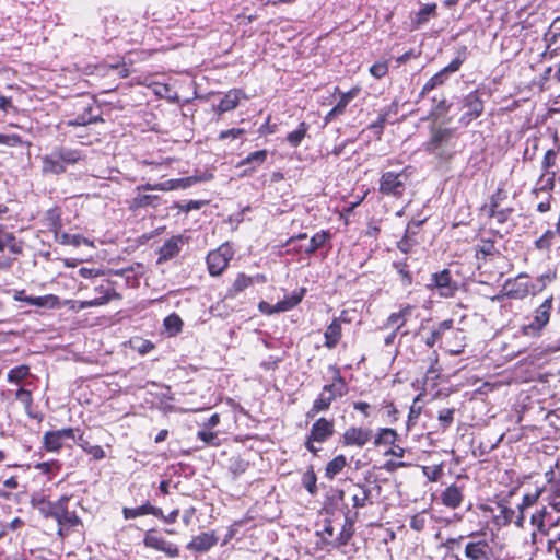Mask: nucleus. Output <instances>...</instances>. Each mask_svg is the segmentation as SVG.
I'll return each instance as SVG.
<instances>
[{
    "instance_id": "obj_43",
    "label": "nucleus",
    "mask_w": 560,
    "mask_h": 560,
    "mask_svg": "<svg viewBox=\"0 0 560 560\" xmlns=\"http://www.w3.org/2000/svg\"><path fill=\"white\" fill-rule=\"evenodd\" d=\"M308 130V125L305 121L299 124V127L287 135V141L292 148H298L303 141Z\"/></svg>"
},
{
    "instance_id": "obj_37",
    "label": "nucleus",
    "mask_w": 560,
    "mask_h": 560,
    "mask_svg": "<svg viewBox=\"0 0 560 560\" xmlns=\"http://www.w3.org/2000/svg\"><path fill=\"white\" fill-rule=\"evenodd\" d=\"M398 440V433L396 430L390 428H381L378 429L375 438H374V445L375 446H382V445H394L396 441Z\"/></svg>"
},
{
    "instance_id": "obj_47",
    "label": "nucleus",
    "mask_w": 560,
    "mask_h": 560,
    "mask_svg": "<svg viewBox=\"0 0 560 560\" xmlns=\"http://www.w3.org/2000/svg\"><path fill=\"white\" fill-rule=\"evenodd\" d=\"M15 398L24 405L25 411L30 417L37 418L36 415H33L31 412V408L33 405V397L31 390L21 387L15 392Z\"/></svg>"
},
{
    "instance_id": "obj_4",
    "label": "nucleus",
    "mask_w": 560,
    "mask_h": 560,
    "mask_svg": "<svg viewBox=\"0 0 560 560\" xmlns=\"http://www.w3.org/2000/svg\"><path fill=\"white\" fill-rule=\"evenodd\" d=\"M412 175V167L406 166L399 172H383L378 179V191L383 196L399 199L404 196Z\"/></svg>"
},
{
    "instance_id": "obj_56",
    "label": "nucleus",
    "mask_w": 560,
    "mask_h": 560,
    "mask_svg": "<svg viewBox=\"0 0 560 560\" xmlns=\"http://www.w3.org/2000/svg\"><path fill=\"white\" fill-rule=\"evenodd\" d=\"M69 308L75 312L82 311L89 307H97L104 305V301L86 300V301H69Z\"/></svg>"
},
{
    "instance_id": "obj_27",
    "label": "nucleus",
    "mask_w": 560,
    "mask_h": 560,
    "mask_svg": "<svg viewBox=\"0 0 560 560\" xmlns=\"http://www.w3.org/2000/svg\"><path fill=\"white\" fill-rule=\"evenodd\" d=\"M94 291L98 294L93 300L104 301V305L112 300H121V294L115 289V282L110 280H104L101 284L94 288Z\"/></svg>"
},
{
    "instance_id": "obj_46",
    "label": "nucleus",
    "mask_w": 560,
    "mask_h": 560,
    "mask_svg": "<svg viewBox=\"0 0 560 560\" xmlns=\"http://www.w3.org/2000/svg\"><path fill=\"white\" fill-rule=\"evenodd\" d=\"M30 375V366L22 364L11 369L7 374V380L10 383L19 384Z\"/></svg>"
},
{
    "instance_id": "obj_39",
    "label": "nucleus",
    "mask_w": 560,
    "mask_h": 560,
    "mask_svg": "<svg viewBox=\"0 0 560 560\" xmlns=\"http://www.w3.org/2000/svg\"><path fill=\"white\" fill-rule=\"evenodd\" d=\"M354 488L355 492L352 494L353 508L360 509L366 506L371 495V489L362 483H357Z\"/></svg>"
},
{
    "instance_id": "obj_22",
    "label": "nucleus",
    "mask_w": 560,
    "mask_h": 560,
    "mask_svg": "<svg viewBox=\"0 0 560 560\" xmlns=\"http://www.w3.org/2000/svg\"><path fill=\"white\" fill-rule=\"evenodd\" d=\"M5 248L13 255H20L23 252V244L3 224H0V252H3Z\"/></svg>"
},
{
    "instance_id": "obj_59",
    "label": "nucleus",
    "mask_w": 560,
    "mask_h": 560,
    "mask_svg": "<svg viewBox=\"0 0 560 560\" xmlns=\"http://www.w3.org/2000/svg\"><path fill=\"white\" fill-rule=\"evenodd\" d=\"M490 218L497 220L498 223L502 224L506 222L512 213V209H503V208H493L487 210Z\"/></svg>"
},
{
    "instance_id": "obj_26",
    "label": "nucleus",
    "mask_w": 560,
    "mask_h": 560,
    "mask_svg": "<svg viewBox=\"0 0 560 560\" xmlns=\"http://www.w3.org/2000/svg\"><path fill=\"white\" fill-rule=\"evenodd\" d=\"M412 311L413 306L408 304L401 307L398 312L392 313L386 319L385 327H393L394 330L399 331L406 325Z\"/></svg>"
},
{
    "instance_id": "obj_3",
    "label": "nucleus",
    "mask_w": 560,
    "mask_h": 560,
    "mask_svg": "<svg viewBox=\"0 0 560 560\" xmlns=\"http://www.w3.org/2000/svg\"><path fill=\"white\" fill-rule=\"evenodd\" d=\"M553 307V298L549 296L537 306L533 314L527 316L524 323L520 326V332L523 336L537 338L540 337L544 329L548 325Z\"/></svg>"
},
{
    "instance_id": "obj_61",
    "label": "nucleus",
    "mask_w": 560,
    "mask_h": 560,
    "mask_svg": "<svg viewBox=\"0 0 560 560\" xmlns=\"http://www.w3.org/2000/svg\"><path fill=\"white\" fill-rule=\"evenodd\" d=\"M388 72V62L386 60L377 61L370 67V73L375 79L384 78Z\"/></svg>"
},
{
    "instance_id": "obj_19",
    "label": "nucleus",
    "mask_w": 560,
    "mask_h": 560,
    "mask_svg": "<svg viewBox=\"0 0 560 560\" xmlns=\"http://www.w3.org/2000/svg\"><path fill=\"white\" fill-rule=\"evenodd\" d=\"M466 112L460 117V121L469 124L471 120L479 117L483 110V104L476 93H469L464 103Z\"/></svg>"
},
{
    "instance_id": "obj_52",
    "label": "nucleus",
    "mask_w": 560,
    "mask_h": 560,
    "mask_svg": "<svg viewBox=\"0 0 560 560\" xmlns=\"http://www.w3.org/2000/svg\"><path fill=\"white\" fill-rule=\"evenodd\" d=\"M555 186V173L544 172L536 184V190L549 191Z\"/></svg>"
},
{
    "instance_id": "obj_24",
    "label": "nucleus",
    "mask_w": 560,
    "mask_h": 560,
    "mask_svg": "<svg viewBox=\"0 0 560 560\" xmlns=\"http://www.w3.org/2000/svg\"><path fill=\"white\" fill-rule=\"evenodd\" d=\"M31 505L33 509L37 510L39 514L43 515L45 518H55L57 515L54 503L42 493L32 494Z\"/></svg>"
},
{
    "instance_id": "obj_36",
    "label": "nucleus",
    "mask_w": 560,
    "mask_h": 560,
    "mask_svg": "<svg viewBox=\"0 0 560 560\" xmlns=\"http://www.w3.org/2000/svg\"><path fill=\"white\" fill-rule=\"evenodd\" d=\"M453 327V320L452 319H445L441 323H439V325L431 331L430 336H428L424 340V343L429 347V348H432L434 347V345L442 338V336L451 330Z\"/></svg>"
},
{
    "instance_id": "obj_6",
    "label": "nucleus",
    "mask_w": 560,
    "mask_h": 560,
    "mask_svg": "<svg viewBox=\"0 0 560 560\" xmlns=\"http://www.w3.org/2000/svg\"><path fill=\"white\" fill-rule=\"evenodd\" d=\"M335 433V422L332 419L318 418L311 427L306 435L304 446L313 455H317L322 447L316 444L327 442Z\"/></svg>"
},
{
    "instance_id": "obj_23",
    "label": "nucleus",
    "mask_w": 560,
    "mask_h": 560,
    "mask_svg": "<svg viewBox=\"0 0 560 560\" xmlns=\"http://www.w3.org/2000/svg\"><path fill=\"white\" fill-rule=\"evenodd\" d=\"M149 514L154 516H163V511L162 509L152 505L150 502H145L142 505L136 508L122 509V515L126 520H132Z\"/></svg>"
},
{
    "instance_id": "obj_34",
    "label": "nucleus",
    "mask_w": 560,
    "mask_h": 560,
    "mask_svg": "<svg viewBox=\"0 0 560 560\" xmlns=\"http://www.w3.org/2000/svg\"><path fill=\"white\" fill-rule=\"evenodd\" d=\"M347 464H348V462H347V458L345 455L340 454V455L335 456L331 460H329L326 464L325 477L328 480L335 479V477L345 469Z\"/></svg>"
},
{
    "instance_id": "obj_50",
    "label": "nucleus",
    "mask_w": 560,
    "mask_h": 560,
    "mask_svg": "<svg viewBox=\"0 0 560 560\" xmlns=\"http://www.w3.org/2000/svg\"><path fill=\"white\" fill-rule=\"evenodd\" d=\"M252 283L253 279L250 277L245 273H238L230 289V293L236 295L248 288Z\"/></svg>"
},
{
    "instance_id": "obj_31",
    "label": "nucleus",
    "mask_w": 560,
    "mask_h": 560,
    "mask_svg": "<svg viewBox=\"0 0 560 560\" xmlns=\"http://www.w3.org/2000/svg\"><path fill=\"white\" fill-rule=\"evenodd\" d=\"M268 156V151L262 149L255 152L249 153L246 158L241 160L237 163L238 167L249 165V171L254 172L256 171L260 165H262Z\"/></svg>"
},
{
    "instance_id": "obj_53",
    "label": "nucleus",
    "mask_w": 560,
    "mask_h": 560,
    "mask_svg": "<svg viewBox=\"0 0 560 560\" xmlns=\"http://www.w3.org/2000/svg\"><path fill=\"white\" fill-rule=\"evenodd\" d=\"M58 298L54 294H48L44 296H31L28 300V305L45 307L50 306L54 307L57 304Z\"/></svg>"
},
{
    "instance_id": "obj_16",
    "label": "nucleus",
    "mask_w": 560,
    "mask_h": 560,
    "mask_svg": "<svg viewBox=\"0 0 560 560\" xmlns=\"http://www.w3.org/2000/svg\"><path fill=\"white\" fill-rule=\"evenodd\" d=\"M503 289L508 298L522 300L529 293V281L527 277L520 276L514 280H508Z\"/></svg>"
},
{
    "instance_id": "obj_42",
    "label": "nucleus",
    "mask_w": 560,
    "mask_h": 560,
    "mask_svg": "<svg viewBox=\"0 0 560 560\" xmlns=\"http://www.w3.org/2000/svg\"><path fill=\"white\" fill-rule=\"evenodd\" d=\"M150 190H160V191H170L176 190L175 179H168L161 183H145L136 187V191H150Z\"/></svg>"
},
{
    "instance_id": "obj_33",
    "label": "nucleus",
    "mask_w": 560,
    "mask_h": 560,
    "mask_svg": "<svg viewBox=\"0 0 560 560\" xmlns=\"http://www.w3.org/2000/svg\"><path fill=\"white\" fill-rule=\"evenodd\" d=\"M138 194L131 199L129 208L132 211H137L139 209L148 208V207H156V201L160 199L156 195H148L141 194V191H137Z\"/></svg>"
},
{
    "instance_id": "obj_21",
    "label": "nucleus",
    "mask_w": 560,
    "mask_h": 560,
    "mask_svg": "<svg viewBox=\"0 0 560 560\" xmlns=\"http://www.w3.org/2000/svg\"><path fill=\"white\" fill-rule=\"evenodd\" d=\"M244 96L242 90L232 89L220 100L219 104L214 106V110L218 112L219 115L224 114L226 112L235 109L241 98Z\"/></svg>"
},
{
    "instance_id": "obj_55",
    "label": "nucleus",
    "mask_w": 560,
    "mask_h": 560,
    "mask_svg": "<svg viewBox=\"0 0 560 560\" xmlns=\"http://www.w3.org/2000/svg\"><path fill=\"white\" fill-rule=\"evenodd\" d=\"M60 244H67V245H73V246H80L81 244H88L89 241L79 235V234H73V235H70L66 232H60L59 233V238H56Z\"/></svg>"
},
{
    "instance_id": "obj_10",
    "label": "nucleus",
    "mask_w": 560,
    "mask_h": 560,
    "mask_svg": "<svg viewBox=\"0 0 560 560\" xmlns=\"http://www.w3.org/2000/svg\"><path fill=\"white\" fill-rule=\"evenodd\" d=\"M373 436V432L369 428L349 427L341 435V444L346 447H363Z\"/></svg>"
},
{
    "instance_id": "obj_51",
    "label": "nucleus",
    "mask_w": 560,
    "mask_h": 560,
    "mask_svg": "<svg viewBox=\"0 0 560 560\" xmlns=\"http://www.w3.org/2000/svg\"><path fill=\"white\" fill-rule=\"evenodd\" d=\"M46 218L49 222V229L55 232L56 238H59L62 226L59 211L57 209H50L47 211Z\"/></svg>"
},
{
    "instance_id": "obj_29",
    "label": "nucleus",
    "mask_w": 560,
    "mask_h": 560,
    "mask_svg": "<svg viewBox=\"0 0 560 560\" xmlns=\"http://www.w3.org/2000/svg\"><path fill=\"white\" fill-rule=\"evenodd\" d=\"M463 491L455 485L447 487L441 494L442 503L451 509L458 508L463 502Z\"/></svg>"
},
{
    "instance_id": "obj_64",
    "label": "nucleus",
    "mask_w": 560,
    "mask_h": 560,
    "mask_svg": "<svg viewBox=\"0 0 560 560\" xmlns=\"http://www.w3.org/2000/svg\"><path fill=\"white\" fill-rule=\"evenodd\" d=\"M0 144L18 147L22 144V138L15 133H0Z\"/></svg>"
},
{
    "instance_id": "obj_9",
    "label": "nucleus",
    "mask_w": 560,
    "mask_h": 560,
    "mask_svg": "<svg viewBox=\"0 0 560 560\" xmlns=\"http://www.w3.org/2000/svg\"><path fill=\"white\" fill-rule=\"evenodd\" d=\"M79 429L62 428L45 432L43 436V447L49 453L58 454L63 447L66 440H75V433Z\"/></svg>"
},
{
    "instance_id": "obj_54",
    "label": "nucleus",
    "mask_w": 560,
    "mask_h": 560,
    "mask_svg": "<svg viewBox=\"0 0 560 560\" xmlns=\"http://www.w3.org/2000/svg\"><path fill=\"white\" fill-rule=\"evenodd\" d=\"M316 475L313 470V468L307 469L302 477V485L307 490L308 493L315 494L317 492V486H316Z\"/></svg>"
},
{
    "instance_id": "obj_14",
    "label": "nucleus",
    "mask_w": 560,
    "mask_h": 560,
    "mask_svg": "<svg viewBox=\"0 0 560 560\" xmlns=\"http://www.w3.org/2000/svg\"><path fill=\"white\" fill-rule=\"evenodd\" d=\"M328 369L332 373V383L324 385L323 392H325L334 401L337 398L343 397L348 393V384L342 377L340 369L336 364L329 365Z\"/></svg>"
},
{
    "instance_id": "obj_8",
    "label": "nucleus",
    "mask_w": 560,
    "mask_h": 560,
    "mask_svg": "<svg viewBox=\"0 0 560 560\" xmlns=\"http://www.w3.org/2000/svg\"><path fill=\"white\" fill-rule=\"evenodd\" d=\"M234 256V250L229 243L222 244L207 256L208 270L211 276L221 275Z\"/></svg>"
},
{
    "instance_id": "obj_57",
    "label": "nucleus",
    "mask_w": 560,
    "mask_h": 560,
    "mask_svg": "<svg viewBox=\"0 0 560 560\" xmlns=\"http://www.w3.org/2000/svg\"><path fill=\"white\" fill-rule=\"evenodd\" d=\"M34 467L42 474L51 475L54 471H59L61 465L57 459H51L49 462L37 463Z\"/></svg>"
},
{
    "instance_id": "obj_25",
    "label": "nucleus",
    "mask_w": 560,
    "mask_h": 560,
    "mask_svg": "<svg viewBox=\"0 0 560 560\" xmlns=\"http://www.w3.org/2000/svg\"><path fill=\"white\" fill-rule=\"evenodd\" d=\"M218 539L214 535V533H201L198 536H195L190 542L187 545V549L198 551V552H206L209 549H211L215 544Z\"/></svg>"
},
{
    "instance_id": "obj_28",
    "label": "nucleus",
    "mask_w": 560,
    "mask_h": 560,
    "mask_svg": "<svg viewBox=\"0 0 560 560\" xmlns=\"http://www.w3.org/2000/svg\"><path fill=\"white\" fill-rule=\"evenodd\" d=\"M305 293V288H298L293 290L290 294L285 295L282 300L276 303V311H280L282 313L294 308L298 304L301 303Z\"/></svg>"
},
{
    "instance_id": "obj_1",
    "label": "nucleus",
    "mask_w": 560,
    "mask_h": 560,
    "mask_svg": "<svg viewBox=\"0 0 560 560\" xmlns=\"http://www.w3.org/2000/svg\"><path fill=\"white\" fill-rule=\"evenodd\" d=\"M458 537L465 560H500V550L491 534L471 532Z\"/></svg>"
},
{
    "instance_id": "obj_18",
    "label": "nucleus",
    "mask_w": 560,
    "mask_h": 560,
    "mask_svg": "<svg viewBox=\"0 0 560 560\" xmlns=\"http://www.w3.org/2000/svg\"><path fill=\"white\" fill-rule=\"evenodd\" d=\"M353 534L354 521L349 516H346L340 533L334 539L324 537V544L332 548H340L348 545Z\"/></svg>"
},
{
    "instance_id": "obj_62",
    "label": "nucleus",
    "mask_w": 560,
    "mask_h": 560,
    "mask_svg": "<svg viewBox=\"0 0 560 560\" xmlns=\"http://www.w3.org/2000/svg\"><path fill=\"white\" fill-rule=\"evenodd\" d=\"M197 438L201 440L206 445H218V434L209 430H200L197 432Z\"/></svg>"
},
{
    "instance_id": "obj_12",
    "label": "nucleus",
    "mask_w": 560,
    "mask_h": 560,
    "mask_svg": "<svg viewBox=\"0 0 560 560\" xmlns=\"http://www.w3.org/2000/svg\"><path fill=\"white\" fill-rule=\"evenodd\" d=\"M438 15L436 3H420L419 9L410 13V26L412 30H420Z\"/></svg>"
},
{
    "instance_id": "obj_35",
    "label": "nucleus",
    "mask_w": 560,
    "mask_h": 560,
    "mask_svg": "<svg viewBox=\"0 0 560 560\" xmlns=\"http://www.w3.org/2000/svg\"><path fill=\"white\" fill-rule=\"evenodd\" d=\"M341 336V326L338 325L337 322H331L324 332L325 347L328 349H334L340 341Z\"/></svg>"
},
{
    "instance_id": "obj_44",
    "label": "nucleus",
    "mask_w": 560,
    "mask_h": 560,
    "mask_svg": "<svg viewBox=\"0 0 560 560\" xmlns=\"http://www.w3.org/2000/svg\"><path fill=\"white\" fill-rule=\"evenodd\" d=\"M55 520L58 525H65L70 529L81 524V520L77 513L69 512L68 510L61 513H57Z\"/></svg>"
},
{
    "instance_id": "obj_45",
    "label": "nucleus",
    "mask_w": 560,
    "mask_h": 560,
    "mask_svg": "<svg viewBox=\"0 0 560 560\" xmlns=\"http://www.w3.org/2000/svg\"><path fill=\"white\" fill-rule=\"evenodd\" d=\"M164 327L170 336H175L182 331L183 320L177 314L173 313L165 317Z\"/></svg>"
},
{
    "instance_id": "obj_17",
    "label": "nucleus",
    "mask_w": 560,
    "mask_h": 560,
    "mask_svg": "<svg viewBox=\"0 0 560 560\" xmlns=\"http://www.w3.org/2000/svg\"><path fill=\"white\" fill-rule=\"evenodd\" d=\"M184 245V237L182 235H174L166 240L159 249L158 262H164L175 258L182 250Z\"/></svg>"
},
{
    "instance_id": "obj_41",
    "label": "nucleus",
    "mask_w": 560,
    "mask_h": 560,
    "mask_svg": "<svg viewBox=\"0 0 560 560\" xmlns=\"http://www.w3.org/2000/svg\"><path fill=\"white\" fill-rule=\"evenodd\" d=\"M330 235L327 231H319L315 233L308 244L303 248V252L307 255L314 254L318 248L323 247L324 244L329 240Z\"/></svg>"
},
{
    "instance_id": "obj_20",
    "label": "nucleus",
    "mask_w": 560,
    "mask_h": 560,
    "mask_svg": "<svg viewBox=\"0 0 560 560\" xmlns=\"http://www.w3.org/2000/svg\"><path fill=\"white\" fill-rule=\"evenodd\" d=\"M462 539L459 537H448L443 540L438 549L442 552V560H465L464 556H459L462 550Z\"/></svg>"
},
{
    "instance_id": "obj_40",
    "label": "nucleus",
    "mask_w": 560,
    "mask_h": 560,
    "mask_svg": "<svg viewBox=\"0 0 560 560\" xmlns=\"http://www.w3.org/2000/svg\"><path fill=\"white\" fill-rule=\"evenodd\" d=\"M331 402L332 400L329 398V396L322 390L317 398L314 400L311 409L307 411L306 417L312 418L322 411L328 410Z\"/></svg>"
},
{
    "instance_id": "obj_60",
    "label": "nucleus",
    "mask_w": 560,
    "mask_h": 560,
    "mask_svg": "<svg viewBox=\"0 0 560 560\" xmlns=\"http://www.w3.org/2000/svg\"><path fill=\"white\" fill-rule=\"evenodd\" d=\"M454 413V408H444L439 411L438 419L441 422V427L443 430L447 429L453 423Z\"/></svg>"
},
{
    "instance_id": "obj_32",
    "label": "nucleus",
    "mask_w": 560,
    "mask_h": 560,
    "mask_svg": "<svg viewBox=\"0 0 560 560\" xmlns=\"http://www.w3.org/2000/svg\"><path fill=\"white\" fill-rule=\"evenodd\" d=\"M78 446H80L86 454L91 455L94 459H103L105 457V452L100 445H92L84 438V434L81 433L79 435L75 434V440H73Z\"/></svg>"
},
{
    "instance_id": "obj_30",
    "label": "nucleus",
    "mask_w": 560,
    "mask_h": 560,
    "mask_svg": "<svg viewBox=\"0 0 560 560\" xmlns=\"http://www.w3.org/2000/svg\"><path fill=\"white\" fill-rule=\"evenodd\" d=\"M492 513L495 525L505 526L513 522L516 511L503 503H498L497 506L492 509Z\"/></svg>"
},
{
    "instance_id": "obj_58",
    "label": "nucleus",
    "mask_w": 560,
    "mask_h": 560,
    "mask_svg": "<svg viewBox=\"0 0 560 560\" xmlns=\"http://www.w3.org/2000/svg\"><path fill=\"white\" fill-rule=\"evenodd\" d=\"M206 203L203 200H189L187 202H175L174 207L177 208L180 212L188 213L192 210H199Z\"/></svg>"
},
{
    "instance_id": "obj_48",
    "label": "nucleus",
    "mask_w": 560,
    "mask_h": 560,
    "mask_svg": "<svg viewBox=\"0 0 560 560\" xmlns=\"http://www.w3.org/2000/svg\"><path fill=\"white\" fill-rule=\"evenodd\" d=\"M97 115H92V107H88L83 114L78 115L73 120L69 121L71 126H85L98 121Z\"/></svg>"
},
{
    "instance_id": "obj_11",
    "label": "nucleus",
    "mask_w": 560,
    "mask_h": 560,
    "mask_svg": "<svg viewBox=\"0 0 560 560\" xmlns=\"http://www.w3.org/2000/svg\"><path fill=\"white\" fill-rule=\"evenodd\" d=\"M143 544L145 547L164 552L171 558H175L179 555L178 547L166 540L154 529H150L144 534Z\"/></svg>"
},
{
    "instance_id": "obj_5",
    "label": "nucleus",
    "mask_w": 560,
    "mask_h": 560,
    "mask_svg": "<svg viewBox=\"0 0 560 560\" xmlns=\"http://www.w3.org/2000/svg\"><path fill=\"white\" fill-rule=\"evenodd\" d=\"M423 147L429 154H433L440 160H450L455 153V133L448 128L436 129Z\"/></svg>"
},
{
    "instance_id": "obj_49",
    "label": "nucleus",
    "mask_w": 560,
    "mask_h": 560,
    "mask_svg": "<svg viewBox=\"0 0 560 560\" xmlns=\"http://www.w3.org/2000/svg\"><path fill=\"white\" fill-rule=\"evenodd\" d=\"M548 548L551 549L552 545L560 541V516H556L553 522L549 524L547 530Z\"/></svg>"
},
{
    "instance_id": "obj_2",
    "label": "nucleus",
    "mask_w": 560,
    "mask_h": 560,
    "mask_svg": "<svg viewBox=\"0 0 560 560\" xmlns=\"http://www.w3.org/2000/svg\"><path fill=\"white\" fill-rule=\"evenodd\" d=\"M82 160L84 155L81 150L58 147L42 158V172L45 175H60L67 171L68 166L75 165Z\"/></svg>"
},
{
    "instance_id": "obj_38",
    "label": "nucleus",
    "mask_w": 560,
    "mask_h": 560,
    "mask_svg": "<svg viewBox=\"0 0 560 560\" xmlns=\"http://www.w3.org/2000/svg\"><path fill=\"white\" fill-rule=\"evenodd\" d=\"M336 92L339 93V100H338L337 104L334 106L335 112L342 115L346 112V108L350 104V102L353 101L358 96V94L360 92V88L355 86V88L350 89L347 92H339V89L336 88Z\"/></svg>"
},
{
    "instance_id": "obj_13",
    "label": "nucleus",
    "mask_w": 560,
    "mask_h": 560,
    "mask_svg": "<svg viewBox=\"0 0 560 560\" xmlns=\"http://www.w3.org/2000/svg\"><path fill=\"white\" fill-rule=\"evenodd\" d=\"M431 288H435L443 298H451L457 291V284L452 280L451 271L443 269L431 277Z\"/></svg>"
},
{
    "instance_id": "obj_63",
    "label": "nucleus",
    "mask_w": 560,
    "mask_h": 560,
    "mask_svg": "<svg viewBox=\"0 0 560 560\" xmlns=\"http://www.w3.org/2000/svg\"><path fill=\"white\" fill-rule=\"evenodd\" d=\"M409 526L411 529L416 532H421L427 526V517L424 515V512L417 513L410 518Z\"/></svg>"
},
{
    "instance_id": "obj_15",
    "label": "nucleus",
    "mask_w": 560,
    "mask_h": 560,
    "mask_svg": "<svg viewBox=\"0 0 560 560\" xmlns=\"http://www.w3.org/2000/svg\"><path fill=\"white\" fill-rule=\"evenodd\" d=\"M556 515L546 511V509L537 510L530 516V524L535 528L532 533V541L533 544H537L539 538L538 536H546L549 524L553 522Z\"/></svg>"
},
{
    "instance_id": "obj_7",
    "label": "nucleus",
    "mask_w": 560,
    "mask_h": 560,
    "mask_svg": "<svg viewBox=\"0 0 560 560\" xmlns=\"http://www.w3.org/2000/svg\"><path fill=\"white\" fill-rule=\"evenodd\" d=\"M467 55V48L460 47L456 52V57L447 66H445L442 70L432 75L424 83L421 91V95H424L431 92L433 89L438 88L439 85H442L452 73L458 71L463 62L466 60Z\"/></svg>"
}]
</instances>
